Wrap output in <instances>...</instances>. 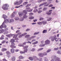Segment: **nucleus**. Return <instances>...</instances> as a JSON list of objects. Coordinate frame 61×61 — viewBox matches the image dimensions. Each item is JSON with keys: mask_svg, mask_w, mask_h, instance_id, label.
<instances>
[{"mask_svg": "<svg viewBox=\"0 0 61 61\" xmlns=\"http://www.w3.org/2000/svg\"><path fill=\"white\" fill-rule=\"evenodd\" d=\"M9 6V5L7 4H5L2 7V8L4 10H6L8 9V7Z\"/></svg>", "mask_w": 61, "mask_h": 61, "instance_id": "1", "label": "nucleus"}, {"mask_svg": "<svg viewBox=\"0 0 61 61\" xmlns=\"http://www.w3.org/2000/svg\"><path fill=\"white\" fill-rule=\"evenodd\" d=\"M52 60L51 61H54L53 59H55V61H61L60 60V59L58 58H57L56 56H52L51 57Z\"/></svg>", "mask_w": 61, "mask_h": 61, "instance_id": "2", "label": "nucleus"}, {"mask_svg": "<svg viewBox=\"0 0 61 61\" xmlns=\"http://www.w3.org/2000/svg\"><path fill=\"white\" fill-rule=\"evenodd\" d=\"M27 14V12L25 10H23V13H22L21 12H18V15H19V16L21 17L23 15H26Z\"/></svg>", "mask_w": 61, "mask_h": 61, "instance_id": "3", "label": "nucleus"}, {"mask_svg": "<svg viewBox=\"0 0 61 61\" xmlns=\"http://www.w3.org/2000/svg\"><path fill=\"white\" fill-rule=\"evenodd\" d=\"M28 47V46H24L23 48L24 49V53L25 54V53H26L28 51V49L27 48Z\"/></svg>", "mask_w": 61, "mask_h": 61, "instance_id": "4", "label": "nucleus"}, {"mask_svg": "<svg viewBox=\"0 0 61 61\" xmlns=\"http://www.w3.org/2000/svg\"><path fill=\"white\" fill-rule=\"evenodd\" d=\"M14 21V20L13 19H11L10 20L9 19H6V21H5V23H7L8 22H9V23H12Z\"/></svg>", "mask_w": 61, "mask_h": 61, "instance_id": "5", "label": "nucleus"}, {"mask_svg": "<svg viewBox=\"0 0 61 61\" xmlns=\"http://www.w3.org/2000/svg\"><path fill=\"white\" fill-rule=\"evenodd\" d=\"M46 55H47V53L46 52L43 53H41L39 54V56L41 57H43L44 56H46Z\"/></svg>", "mask_w": 61, "mask_h": 61, "instance_id": "6", "label": "nucleus"}, {"mask_svg": "<svg viewBox=\"0 0 61 61\" xmlns=\"http://www.w3.org/2000/svg\"><path fill=\"white\" fill-rule=\"evenodd\" d=\"M11 45H10V47L12 48H16V47L15 46V44L14 43H11Z\"/></svg>", "mask_w": 61, "mask_h": 61, "instance_id": "7", "label": "nucleus"}, {"mask_svg": "<svg viewBox=\"0 0 61 61\" xmlns=\"http://www.w3.org/2000/svg\"><path fill=\"white\" fill-rule=\"evenodd\" d=\"M33 10V9H31L29 7H28L26 8V10L27 12H32Z\"/></svg>", "mask_w": 61, "mask_h": 61, "instance_id": "8", "label": "nucleus"}, {"mask_svg": "<svg viewBox=\"0 0 61 61\" xmlns=\"http://www.w3.org/2000/svg\"><path fill=\"white\" fill-rule=\"evenodd\" d=\"M50 41L48 40H46L45 41V44H46V45H49L50 44Z\"/></svg>", "mask_w": 61, "mask_h": 61, "instance_id": "9", "label": "nucleus"}, {"mask_svg": "<svg viewBox=\"0 0 61 61\" xmlns=\"http://www.w3.org/2000/svg\"><path fill=\"white\" fill-rule=\"evenodd\" d=\"M27 17V16L26 15L23 16V18H21L20 20V21H23L24 20V18H26Z\"/></svg>", "mask_w": 61, "mask_h": 61, "instance_id": "10", "label": "nucleus"}, {"mask_svg": "<svg viewBox=\"0 0 61 61\" xmlns=\"http://www.w3.org/2000/svg\"><path fill=\"white\" fill-rule=\"evenodd\" d=\"M2 16L3 18L4 19L5 22H4L5 23V21H6V19H6V18H7V16H6V15H3Z\"/></svg>", "mask_w": 61, "mask_h": 61, "instance_id": "11", "label": "nucleus"}, {"mask_svg": "<svg viewBox=\"0 0 61 61\" xmlns=\"http://www.w3.org/2000/svg\"><path fill=\"white\" fill-rule=\"evenodd\" d=\"M56 35H54L51 38V40L52 41H54L55 40V39H56Z\"/></svg>", "mask_w": 61, "mask_h": 61, "instance_id": "12", "label": "nucleus"}, {"mask_svg": "<svg viewBox=\"0 0 61 61\" xmlns=\"http://www.w3.org/2000/svg\"><path fill=\"white\" fill-rule=\"evenodd\" d=\"M15 11H14L11 15L10 16L11 17V18H13V17H14L15 16Z\"/></svg>", "mask_w": 61, "mask_h": 61, "instance_id": "13", "label": "nucleus"}, {"mask_svg": "<svg viewBox=\"0 0 61 61\" xmlns=\"http://www.w3.org/2000/svg\"><path fill=\"white\" fill-rule=\"evenodd\" d=\"M10 52L11 53L13 54L15 52V49L14 48L11 49L10 50Z\"/></svg>", "mask_w": 61, "mask_h": 61, "instance_id": "14", "label": "nucleus"}, {"mask_svg": "<svg viewBox=\"0 0 61 61\" xmlns=\"http://www.w3.org/2000/svg\"><path fill=\"white\" fill-rule=\"evenodd\" d=\"M11 60L12 61H15V57L14 56H13L11 57Z\"/></svg>", "mask_w": 61, "mask_h": 61, "instance_id": "15", "label": "nucleus"}, {"mask_svg": "<svg viewBox=\"0 0 61 61\" xmlns=\"http://www.w3.org/2000/svg\"><path fill=\"white\" fill-rule=\"evenodd\" d=\"M5 23V22H4L2 25L0 26V29H2V28L4 27V23Z\"/></svg>", "mask_w": 61, "mask_h": 61, "instance_id": "16", "label": "nucleus"}, {"mask_svg": "<svg viewBox=\"0 0 61 61\" xmlns=\"http://www.w3.org/2000/svg\"><path fill=\"white\" fill-rule=\"evenodd\" d=\"M14 4L15 5H20V3L18 2L17 1L16 2H15L14 3Z\"/></svg>", "mask_w": 61, "mask_h": 61, "instance_id": "17", "label": "nucleus"}, {"mask_svg": "<svg viewBox=\"0 0 61 61\" xmlns=\"http://www.w3.org/2000/svg\"><path fill=\"white\" fill-rule=\"evenodd\" d=\"M31 61H33L34 59V58H33V57H29L28 58Z\"/></svg>", "mask_w": 61, "mask_h": 61, "instance_id": "18", "label": "nucleus"}, {"mask_svg": "<svg viewBox=\"0 0 61 61\" xmlns=\"http://www.w3.org/2000/svg\"><path fill=\"white\" fill-rule=\"evenodd\" d=\"M18 58L19 59H22L24 58V57L20 56Z\"/></svg>", "mask_w": 61, "mask_h": 61, "instance_id": "19", "label": "nucleus"}, {"mask_svg": "<svg viewBox=\"0 0 61 61\" xmlns=\"http://www.w3.org/2000/svg\"><path fill=\"white\" fill-rule=\"evenodd\" d=\"M6 54H7V55H11V53L8 51H7L6 52Z\"/></svg>", "mask_w": 61, "mask_h": 61, "instance_id": "20", "label": "nucleus"}, {"mask_svg": "<svg viewBox=\"0 0 61 61\" xmlns=\"http://www.w3.org/2000/svg\"><path fill=\"white\" fill-rule=\"evenodd\" d=\"M53 11L52 10H49V12L48 13H47L48 15H50L51 13H52V11Z\"/></svg>", "mask_w": 61, "mask_h": 61, "instance_id": "21", "label": "nucleus"}, {"mask_svg": "<svg viewBox=\"0 0 61 61\" xmlns=\"http://www.w3.org/2000/svg\"><path fill=\"white\" fill-rule=\"evenodd\" d=\"M1 51L2 52H4L5 51H7V49L5 48H3L1 49Z\"/></svg>", "mask_w": 61, "mask_h": 61, "instance_id": "22", "label": "nucleus"}, {"mask_svg": "<svg viewBox=\"0 0 61 61\" xmlns=\"http://www.w3.org/2000/svg\"><path fill=\"white\" fill-rule=\"evenodd\" d=\"M47 3L46 2H44L43 3H42L40 4V5L39 6H42V5H46V4Z\"/></svg>", "mask_w": 61, "mask_h": 61, "instance_id": "23", "label": "nucleus"}, {"mask_svg": "<svg viewBox=\"0 0 61 61\" xmlns=\"http://www.w3.org/2000/svg\"><path fill=\"white\" fill-rule=\"evenodd\" d=\"M28 2L27 1L25 2H24L23 3V5H26L27 4H28Z\"/></svg>", "mask_w": 61, "mask_h": 61, "instance_id": "24", "label": "nucleus"}, {"mask_svg": "<svg viewBox=\"0 0 61 61\" xmlns=\"http://www.w3.org/2000/svg\"><path fill=\"white\" fill-rule=\"evenodd\" d=\"M35 37H36V36H32L30 37V38L29 39V40H31L32 38H34Z\"/></svg>", "mask_w": 61, "mask_h": 61, "instance_id": "25", "label": "nucleus"}, {"mask_svg": "<svg viewBox=\"0 0 61 61\" xmlns=\"http://www.w3.org/2000/svg\"><path fill=\"white\" fill-rule=\"evenodd\" d=\"M15 39H12L11 40L10 42H12L11 43H14V42H15Z\"/></svg>", "mask_w": 61, "mask_h": 61, "instance_id": "26", "label": "nucleus"}, {"mask_svg": "<svg viewBox=\"0 0 61 61\" xmlns=\"http://www.w3.org/2000/svg\"><path fill=\"white\" fill-rule=\"evenodd\" d=\"M33 58H34L36 59V60H38V59L36 56H34L33 57Z\"/></svg>", "mask_w": 61, "mask_h": 61, "instance_id": "27", "label": "nucleus"}, {"mask_svg": "<svg viewBox=\"0 0 61 61\" xmlns=\"http://www.w3.org/2000/svg\"><path fill=\"white\" fill-rule=\"evenodd\" d=\"M42 24H43V25H45L46 24L47 22L46 21H42Z\"/></svg>", "mask_w": 61, "mask_h": 61, "instance_id": "28", "label": "nucleus"}, {"mask_svg": "<svg viewBox=\"0 0 61 61\" xmlns=\"http://www.w3.org/2000/svg\"><path fill=\"white\" fill-rule=\"evenodd\" d=\"M47 33V30H44L42 32V33L43 34H44V33Z\"/></svg>", "mask_w": 61, "mask_h": 61, "instance_id": "29", "label": "nucleus"}, {"mask_svg": "<svg viewBox=\"0 0 61 61\" xmlns=\"http://www.w3.org/2000/svg\"><path fill=\"white\" fill-rule=\"evenodd\" d=\"M4 36L3 35H2L1 37L0 38V40H2V39H4Z\"/></svg>", "mask_w": 61, "mask_h": 61, "instance_id": "30", "label": "nucleus"}, {"mask_svg": "<svg viewBox=\"0 0 61 61\" xmlns=\"http://www.w3.org/2000/svg\"><path fill=\"white\" fill-rule=\"evenodd\" d=\"M15 20H18L19 19V18L18 17H16L15 18Z\"/></svg>", "mask_w": 61, "mask_h": 61, "instance_id": "31", "label": "nucleus"}, {"mask_svg": "<svg viewBox=\"0 0 61 61\" xmlns=\"http://www.w3.org/2000/svg\"><path fill=\"white\" fill-rule=\"evenodd\" d=\"M17 36V34H15V35H14L13 37V38H15V39L16 38V37Z\"/></svg>", "mask_w": 61, "mask_h": 61, "instance_id": "32", "label": "nucleus"}, {"mask_svg": "<svg viewBox=\"0 0 61 61\" xmlns=\"http://www.w3.org/2000/svg\"><path fill=\"white\" fill-rule=\"evenodd\" d=\"M34 18V17L33 16H30L29 18V19H33Z\"/></svg>", "mask_w": 61, "mask_h": 61, "instance_id": "33", "label": "nucleus"}, {"mask_svg": "<svg viewBox=\"0 0 61 61\" xmlns=\"http://www.w3.org/2000/svg\"><path fill=\"white\" fill-rule=\"evenodd\" d=\"M22 2H23L22 0H19V3H20V4H21Z\"/></svg>", "mask_w": 61, "mask_h": 61, "instance_id": "34", "label": "nucleus"}, {"mask_svg": "<svg viewBox=\"0 0 61 61\" xmlns=\"http://www.w3.org/2000/svg\"><path fill=\"white\" fill-rule=\"evenodd\" d=\"M31 4H29L27 5H26V7H29V6H30V5H31Z\"/></svg>", "mask_w": 61, "mask_h": 61, "instance_id": "35", "label": "nucleus"}, {"mask_svg": "<svg viewBox=\"0 0 61 61\" xmlns=\"http://www.w3.org/2000/svg\"><path fill=\"white\" fill-rule=\"evenodd\" d=\"M38 43V41H36L32 43V45H36V44H37Z\"/></svg>", "mask_w": 61, "mask_h": 61, "instance_id": "36", "label": "nucleus"}, {"mask_svg": "<svg viewBox=\"0 0 61 61\" xmlns=\"http://www.w3.org/2000/svg\"><path fill=\"white\" fill-rule=\"evenodd\" d=\"M14 35H15V34H11L8 35V36H9V37H10V36H14Z\"/></svg>", "mask_w": 61, "mask_h": 61, "instance_id": "37", "label": "nucleus"}, {"mask_svg": "<svg viewBox=\"0 0 61 61\" xmlns=\"http://www.w3.org/2000/svg\"><path fill=\"white\" fill-rule=\"evenodd\" d=\"M44 48H41L39 49H38L37 50L38 51H41V50H42Z\"/></svg>", "mask_w": 61, "mask_h": 61, "instance_id": "38", "label": "nucleus"}, {"mask_svg": "<svg viewBox=\"0 0 61 61\" xmlns=\"http://www.w3.org/2000/svg\"><path fill=\"white\" fill-rule=\"evenodd\" d=\"M47 9V8L46 7H44L43 10V11H46Z\"/></svg>", "mask_w": 61, "mask_h": 61, "instance_id": "39", "label": "nucleus"}, {"mask_svg": "<svg viewBox=\"0 0 61 61\" xmlns=\"http://www.w3.org/2000/svg\"><path fill=\"white\" fill-rule=\"evenodd\" d=\"M6 42V41L5 40L3 41H2L1 42V44H4V43H5Z\"/></svg>", "mask_w": 61, "mask_h": 61, "instance_id": "40", "label": "nucleus"}, {"mask_svg": "<svg viewBox=\"0 0 61 61\" xmlns=\"http://www.w3.org/2000/svg\"><path fill=\"white\" fill-rule=\"evenodd\" d=\"M38 11V10L36 9L34 10H33V12L34 13H36V12H37Z\"/></svg>", "mask_w": 61, "mask_h": 61, "instance_id": "41", "label": "nucleus"}, {"mask_svg": "<svg viewBox=\"0 0 61 61\" xmlns=\"http://www.w3.org/2000/svg\"><path fill=\"white\" fill-rule=\"evenodd\" d=\"M39 33V32H35L34 34V35H38V34Z\"/></svg>", "mask_w": 61, "mask_h": 61, "instance_id": "42", "label": "nucleus"}, {"mask_svg": "<svg viewBox=\"0 0 61 61\" xmlns=\"http://www.w3.org/2000/svg\"><path fill=\"white\" fill-rule=\"evenodd\" d=\"M51 19H52V18H49L48 19H47V21H51Z\"/></svg>", "mask_w": 61, "mask_h": 61, "instance_id": "43", "label": "nucleus"}, {"mask_svg": "<svg viewBox=\"0 0 61 61\" xmlns=\"http://www.w3.org/2000/svg\"><path fill=\"white\" fill-rule=\"evenodd\" d=\"M38 24V25H42V22H39L37 23Z\"/></svg>", "mask_w": 61, "mask_h": 61, "instance_id": "44", "label": "nucleus"}, {"mask_svg": "<svg viewBox=\"0 0 61 61\" xmlns=\"http://www.w3.org/2000/svg\"><path fill=\"white\" fill-rule=\"evenodd\" d=\"M30 36V35H26L25 36V37L26 38L27 37H29Z\"/></svg>", "mask_w": 61, "mask_h": 61, "instance_id": "45", "label": "nucleus"}, {"mask_svg": "<svg viewBox=\"0 0 61 61\" xmlns=\"http://www.w3.org/2000/svg\"><path fill=\"white\" fill-rule=\"evenodd\" d=\"M51 49H49L47 51H46L47 53H49V52L51 51Z\"/></svg>", "mask_w": 61, "mask_h": 61, "instance_id": "46", "label": "nucleus"}, {"mask_svg": "<svg viewBox=\"0 0 61 61\" xmlns=\"http://www.w3.org/2000/svg\"><path fill=\"white\" fill-rule=\"evenodd\" d=\"M27 34V33H25L23 34H22L21 35V36H25V35H26Z\"/></svg>", "mask_w": 61, "mask_h": 61, "instance_id": "47", "label": "nucleus"}, {"mask_svg": "<svg viewBox=\"0 0 61 61\" xmlns=\"http://www.w3.org/2000/svg\"><path fill=\"white\" fill-rule=\"evenodd\" d=\"M44 19L43 18L41 17L40 18L39 20H44Z\"/></svg>", "mask_w": 61, "mask_h": 61, "instance_id": "48", "label": "nucleus"}, {"mask_svg": "<svg viewBox=\"0 0 61 61\" xmlns=\"http://www.w3.org/2000/svg\"><path fill=\"white\" fill-rule=\"evenodd\" d=\"M53 6V5L51 4H50V5L49 6V7H52Z\"/></svg>", "mask_w": 61, "mask_h": 61, "instance_id": "49", "label": "nucleus"}, {"mask_svg": "<svg viewBox=\"0 0 61 61\" xmlns=\"http://www.w3.org/2000/svg\"><path fill=\"white\" fill-rule=\"evenodd\" d=\"M41 12H42V11L40 10L38 12L39 14H40Z\"/></svg>", "mask_w": 61, "mask_h": 61, "instance_id": "50", "label": "nucleus"}, {"mask_svg": "<svg viewBox=\"0 0 61 61\" xmlns=\"http://www.w3.org/2000/svg\"><path fill=\"white\" fill-rule=\"evenodd\" d=\"M46 45V43H45V44H43L42 45H40V46H45Z\"/></svg>", "mask_w": 61, "mask_h": 61, "instance_id": "51", "label": "nucleus"}, {"mask_svg": "<svg viewBox=\"0 0 61 61\" xmlns=\"http://www.w3.org/2000/svg\"><path fill=\"white\" fill-rule=\"evenodd\" d=\"M31 51H35V49L34 48H33L32 50H31Z\"/></svg>", "mask_w": 61, "mask_h": 61, "instance_id": "52", "label": "nucleus"}, {"mask_svg": "<svg viewBox=\"0 0 61 61\" xmlns=\"http://www.w3.org/2000/svg\"><path fill=\"white\" fill-rule=\"evenodd\" d=\"M59 48H55L54 49V50H58Z\"/></svg>", "mask_w": 61, "mask_h": 61, "instance_id": "53", "label": "nucleus"}, {"mask_svg": "<svg viewBox=\"0 0 61 61\" xmlns=\"http://www.w3.org/2000/svg\"><path fill=\"white\" fill-rule=\"evenodd\" d=\"M5 22H4V24H3V27H5H5H6V25H5Z\"/></svg>", "mask_w": 61, "mask_h": 61, "instance_id": "54", "label": "nucleus"}, {"mask_svg": "<svg viewBox=\"0 0 61 61\" xmlns=\"http://www.w3.org/2000/svg\"><path fill=\"white\" fill-rule=\"evenodd\" d=\"M26 43H27V42H24L23 43V45H25Z\"/></svg>", "mask_w": 61, "mask_h": 61, "instance_id": "55", "label": "nucleus"}, {"mask_svg": "<svg viewBox=\"0 0 61 61\" xmlns=\"http://www.w3.org/2000/svg\"><path fill=\"white\" fill-rule=\"evenodd\" d=\"M20 54H25L24 51H21L20 52Z\"/></svg>", "mask_w": 61, "mask_h": 61, "instance_id": "56", "label": "nucleus"}, {"mask_svg": "<svg viewBox=\"0 0 61 61\" xmlns=\"http://www.w3.org/2000/svg\"><path fill=\"white\" fill-rule=\"evenodd\" d=\"M44 61H47V58H44Z\"/></svg>", "mask_w": 61, "mask_h": 61, "instance_id": "57", "label": "nucleus"}, {"mask_svg": "<svg viewBox=\"0 0 61 61\" xmlns=\"http://www.w3.org/2000/svg\"><path fill=\"white\" fill-rule=\"evenodd\" d=\"M7 55L8 57V58H9V57H11V55Z\"/></svg>", "mask_w": 61, "mask_h": 61, "instance_id": "58", "label": "nucleus"}, {"mask_svg": "<svg viewBox=\"0 0 61 61\" xmlns=\"http://www.w3.org/2000/svg\"><path fill=\"white\" fill-rule=\"evenodd\" d=\"M20 32L19 30H18L16 31V33H17Z\"/></svg>", "mask_w": 61, "mask_h": 61, "instance_id": "59", "label": "nucleus"}, {"mask_svg": "<svg viewBox=\"0 0 61 61\" xmlns=\"http://www.w3.org/2000/svg\"><path fill=\"white\" fill-rule=\"evenodd\" d=\"M29 30H30V29H28L26 30V31H29Z\"/></svg>", "mask_w": 61, "mask_h": 61, "instance_id": "60", "label": "nucleus"}, {"mask_svg": "<svg viewBox=\"0 0 61 61\" xmlns=\"http://www.w3.org/2000/svg\"><path fill=\"white\" fill-rule=\"evenodd\" d=\"M23 36L22 35H21L20 36H19L18 37L19 38H20V37H22Z\"/></svg>", "mask_w": 61, "mask_h": 61, "instance_id": "61", "label": "nucleus"}, {"mask_svg": "<svg viewBox=\"0 0 61 61\" xmlns=\"http://www.w3.org/2000/svg\"><path fill=\"white\" fill-rule=\"evenodd\" d=\"M2 60L4 61H7V60H6L5 59H4Z\"/></svg>", "mask_w": 61, "mask_h": 61, "instance_id": "62", "label": "nucleus"}, {"mask_svg": "<svg viewBox=\"0 0 61 61\" xmlns=\"http://www.w3.org/2000/svg\"><path fill=\"white\" fill-rule=\"evenodd\" d=\"M55 39L56 41H57L58 40V39L57 38H55Z\"/></svg>", "mask_w": 61, "mask_h": 61, "instance_id": "63", "label": "nucleus"}, {"mask_svg": "<svg viewBox=\"0 0 61 61\" xmlns=\"http://www.w3.org/2000/svg\"><path fill=\"white\" fill-rule=\"evenodd\" d=\"M29 14L30 15H33V13H30Z\"/></svg>", "mask_w": 61, "mask_h": 61, "instance_id": "64", "label": "nucleus"}]
</instances>
